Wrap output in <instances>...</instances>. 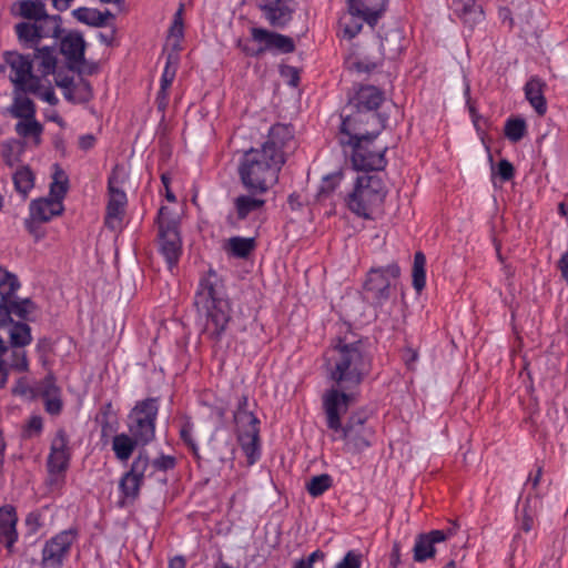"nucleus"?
<instances>
[{
  "mask_svg": "<svg viewBox=\"0 0 568 568\" xmlns=\"http://www.w3.org/2000/svg\"><path fill=\"white\" fill-rule=\"evenodd\" d=\"M324 367L334 383L328 390L355 394L372 372L373 357L364 341L337 336L324 353Z\"/></svg>",
  "mask_w": 568,
  "mask_h": 568,
  "instance_id": "nucleus-1",
  "label": "nucleus"
},
{
  "mask_svg": "<svg viewBox=\"0 0 568 568\" xmlns=\"http://www.w3.org/2000/svg\"><path fill=\"white\" fill-rule=\"evenodd\" d=\"M294 136L288 124L276 123L268 128L267 138L261 150L251 148V212L261 207L265 201L257 197L267 192L278 180V172L285 162L284 148Z\"/></svg>",
  "mask_w": 568,
  "mask_h": 568,
  "instance_id": "nucleus-2",
  "label": "nucleus"
},
{
  "mask_svg": "<svg viewBox=\"0 0 568 568\" xmlns=\"http://www.w3.org/2000/svg\"><path fill=\"white\" fill-rule=\"evenodd\" d=\"M322 399L326 426L332 432V440H343L345 450L352 454L361 453L372 445L374 430L367 425V418L363 413H353L345 426L341 422L342 415L356 400V394L326 390Z\"/></svg>",
  "mask_w": 568,
  "mask_h": 568,
  "instance_id": "nucleus-3",
  "label": "nucleus"
},
{
  "mask_svg": "<svg viewBox=\"0 0 568 568\" xmlns=\"http://www.w3.org/2000/svg\"><path fill=\"white\" fill-rule=\"evenodd\" d=\"M194 306L206 318L204 333L212 338H219L230 321V305L225 298L224 286L215 272L210 271L200 280Z\"/></svg>",
  "mask_w": 568,
  "mask_h": 568,
  "instance_id": "nucleus-4",
  "label": "nucleus"
},
{
  "mask_svg": "<svg viewBox=\"0 0 568 568\" xmlns=\"http://www.w3.org/2000/svg\"><path fill=\"white\" fill-rule=\"evenodd\" d=\"M7 320V312L0 310V328H3ZM31 342V328L28 324L11 325L10 331L0 329V388L4 387L10 371H28L29 362L24 347Z\"/></svg>",
  "mask_w": 568,
  "mask_h": 568,
  "instance_id": "nucleus-5",
  "label": "nucleus"
},
{
  "mask_svg": "<svg viewBox=\"0 0 568 568\" xmlns=\"http://www.w3.org/2000/svg\"><path fill=\"white\" fill-rule=\"evenodd\" d=\"M386 196L383 180L376 175L365 174L356 179L354 191L348 195V209L357 216L372 219L375 209L381 206Z\"/></svg>",
  "mask_w": 568,
  "mask_h": 568,
  "instance_id": "nucleus-6",
  "label": "nucleus"
},
{
  "mask_svg": "<svg viewBox=\"0 0 568 568\" xmlns=\"http://www.w3.org/2000/svg\"><path fill=\"white\" fill-rule=\"evenodd\" d=\"M379 135L377 131H374L371 136L357 139V140H345L339 139L341 144L348 145L352 148V164L356 171H382L387 165L385 153L387 145L376 146L374 141Z\"/></svg>",
  "mask_w": 568,
  "mask_h": 568,
  "instance_id": "nucleus-7",
  "label": "nucleus"
},
{
  "mask_svg": "<svg viewBox=\"0 0 568 568\" xmlns=\"http://www.w3.org/2000/svg\"><path fill=\"white\" fill-rule=\"evenodd\" d=\"M156 223L159 251L172 268L178 264L182 253L178 216L168 206H161Z\"/></svg>",
  "mask_w": 568,
  "mask_h": 568,
  "instance_id": "nucleus-8",
  "label": "nucleus"
},
{
  "mask_svg": "<svg viewBox=\"0 0 568 568\" xmlns=\"http://www.w3.org/2000/svg\"><path fill=\"white\" fill-rule=\"evenodd\" d=\"M341 138L345 140H357L371 136L374 131L381 133L384 128L383 121L377 112H369L347 104L341 114Z\"/></svg>",
  "mask_w": 568,
  "mask_h": 568,
  "instance_id": "nucleus-9",
  "label": "nucleus"
},
{
  "mask_svg": "<svg viewBox=\"0 0 568 568\" xmlns=\"http://www.w3.org/2000/svg\"><path fill=\"white\" fill-rule=\"evenodd\" d=\"M159 412L156 398L140 400L132 408L128 417L130 435L142 446L155 437V420Z\"/></svg>",
  "mask_w": 568,
  "mask_h": 568,
  "instance_id": "nucleus-10",
  "label": "nucleus"
},
{
  "mask_svg": "<svg viewBox=\"0 0 568 568\" xmlns=\"http://www.w3.org/2000/svg\"><path fill=\"white\" fill-rule=\"evenodd\" d=\"M1 71L7 74L13 84V90H27L34 92L39 89L38 80L41 78L33 71V61L29 55H23L16 51L3 53V64Z\"/></svg>",
  "mask_w": 568,
  "mask_h": 568,
  "instance_id": "nucleus-11",
  "label": "nucleus"
},
{
  "mask_svg": "<svg viewBox=\"0 0 568 568\" xmlns=\"http://www.w3.org/2000/svg\"><path fill=\"white\" fill-rule=\"evenodd\" d=\"M126 174L123 166L115 165L109 176V202L106 206L105 226L112 231L119 230L126 207V194L122 190Z\"/></svg>",
  "mask_w": 568,
  "mask_h": 568,
  "instance_id": "nucleus-12",
  "label": "nucleus"
},
{
  "mask_svg": "<svg viewBox=\"0 0 568 568\" xmlns=\"http://www.w3.org/2000/svg\"><path fill=\"white\" fill-rule=\"evenodd\" d=\"M400 275V268L396 263L385 267L372 268L365 282V291L371 294L375 305L382 306L390 298L392 287Z\"/></svg>",
  "mask_w": 568,
  "mask_h": 568,
  "instance_id": "nucleus-13",
  "label": "nucleus"
},
{
  "mask_svg": "<svg viewBox=\"0 0 568 568\" xmlns=\"http://www.w3.org/2000/svg\"><path fill=\"white\" fill-rule=\"evenodd\" d=\"M69 438L63 429H59L52 439L50 454L47 462L49 471L48 483L50 486L59 488L64 481V473L70 462Z\"/></svg>",
  "mask_w": 568,
  "mask_h": 568,
  "instance_id": "nucleus-14",
  "label": "nucleus"
},
{
  "mask_svg": "<svg viewBox=\"0 0 568 568\" xmlns=\"http://www.w3.org/2000/svg\"><path fill=\"white\" fill-rule=\"evenodd\" d=\"M75 537V530L68 529L47 541L42 550V566L45 568L60 567Z\"/></svg>",
  "mask_w": 568,
  "mask_h": 568,
  "instance_id": "nucleus-15",
  "label": "nucleus"
},
{
  "mask_svg": "<svg viewBox=\"0 0 568 568\" xmlns=\"http://www.w3.org/2000/svg\"><path fill=\"white\" fill-rule=\"evenodd\" d=\"M251 36L260 44L254 54H261L265 51L291 53L295 49L292 38L262 28H253Z\"/></svg>",
  "mask_w": 568,
  "mask_h": 568,
  "instance_id": "nucleus-16",
  "label": "nucleus"
},
{
  "mask_svg": "<svg viewBox=\"0 0 568 568\" xmlns=\"http://www.w3.org/2000/svg\"><path fill=\"white\" fill-rule=\"evenodd\" d=\"M455 528L447 530H430L429 532L419 534L415 538L413 547V558L416 562H424L434 558L436 554L435 545L445 541L455 534Z\"/></svg>",
  "mask_w": 568,
  "mask_h": 568,
  "instance_id": "nucleus-17",
  "label": "nucleus"
},
{
  "mask_svg": "<svg viewBox=\"0 0 568 568\" xmlns=\"http://www.w3.org/2000/svg\"><path fill=\"white\" fill-rule=\"evenodd\" d=\"M389 0H346L348 13L374 28L387 10Z\"/></svg>",
  "mask_w": 568,
  "mask_h": 568,
  "instance_id": "nucleus-18",
  "label": "nucleus"
},
{
  "mask_svg": "<svg viewBox=\"0 0 568 568\" xmlns=\"http://www.w3.org/2000/svg\"><path fill=\"white\" fill-rule=\"evenodd\" d=\"M384 92L375 85H361L348 103L351 109L358 108L369 112H376L383 103Z\"/></svg>",
  "mask_w": 568,
  "mask_h": 568,
  "instance_id": "nucleus-19",
  "label": "nucleus"
},
{
  "mask_svg": "<svg viewBox=\"0 0 568 568\" xmlns=\"http://www.w3.org/2000/svg\"><path fill=\"white\" fill-rule=\"evenodd\" d=\"M292 0H271L260 8L264 17L273 27L282 28L292 20L293 9L291 8Z\"/></svg>",
  "mask_w": 568,
  "mask_h": 568,
  "instance_id": "nucleus-20",
  "label": "nucleus"
},
{
  "mask_svg": "<svg viewBox=\"0 0 568 568\" xmlns=\"http://www.w3.org/2000/svg\"><path fill=\"white\" fill-rule=\"evenodd\" d=\"M63 211L61 199L54 196L33 200L30 203V217L33 222L45 223Z\"/></svg>",
  "mask_w": 568,
  "mask_h": 568,
  "instance_id": "nucleus-21",
  "label": "nucleus"
},
{
  "mask_svg": "<svg viewBox=\"0 0 568 568\" xmlns=\"http://www.w3.org/2000/svg\"><path fill=\"white\" fill-rule=\"evenodd\" d=\"M0 310L6 311L8 320L3 324V331H10L11 325L23 324L22 322H14L11 314L17 315L22 320H29L30 315L36 311L34 303L29 298L16 300L9 297L8 301L0 303Z\"/></svg>",
  "mask_w": 568,
  "mask_h": 568,
  "instance_id": "nucleus-22",
  "label": "nucleus"
},
{
  "mask_svg": "<svg viewBox=\"0 0 568 568\" xmlns=\"http://www.w3.org/2000/svg\"><path fill=\"white\" fill-rule=\"evenodd\" d=\"M14 131L28 146H39L42 142L43 125L36 118L19 120Z\"/></svg>",
  "mask_w": 568,
  "mask_h": 568,
  "instance_id": "nucleus-23",
  "label": "nucleus"
},
{
  "mask_svg": "<svg viewBox=\"0 0 568 568\" xmlns=\"http://www.w3.org/2000/svg\"><path fill=\"white\" fill-rule=\"evenodd\" d=\"M29 91L27 90H13L12 95V103L9 106L8 111L9 113L19 120L22 119H30L36 118V104L34 102L28 97Z\"/></svg>",
  "mask_w": 568,
  "mask_h": 568,
  "instance_id": "nucleus-24",
  "label": "nucleus"
},
{
  "mask_svg": "<svg viewBox=\"0 0 568 568\" xmlns=\"http://www.w3.org/2000/svg\"><path fill=\"white\" fill-rule=\"evenodd\" d=\"M453 10L470 28L484 20V10L476 0H453Z\"/></svg>",
  "mask_w": 568,
  "mask_h": 568,
  "instance_id": "nucleus-25",
  "label": "nucleus"
},
{
  "mask_svg": "<svg viewBox=\"0 0 568 568\" xmlns=\"http://www.w3.org/2000/svg\"><path fill=\"white\" fill-rule=\"evenodd\" d=\"M84 40L80 33L71 32L62 38L60 51L69 63H81L84 57Z\"/></svg>",
  "mask_w": 568,
  "mask_h": 568,
  "instance_id": "nucleus-26",
  "label": "nucleus"
},
{
  "mask_svg": "<svg viewBox=\"0 0 568 568\" xmlns=\"http://www.w3.org/2000/svg\"><path fill=\"white\" fill-rule=\"evenodd\" d=\"M234 424L237 434V439L242 449L248 456V412L246 409V397L242 396L239 400L237 407L234 410Z\"/></svg>",
  "mask_w": 568,
  "mask_h": 568,
  "instance_id": "nucleus-27",
  "label": "nucleus"
},
{
  "mask_svg": "<svg viewBox=\"0 0 568 568\" xmlns=\"http://www.w3.org/2000/svg\"><path fill=\"white\" fill-rule=\"evenodd\" d=\"M546 84L539 78H531L525 84V95L530 105L539 115H544L547 111V102L544 95Z\"/></svg>",
  "mask_w": 568,
  "mask_h": 568,
  "instance_id": "nucleus-28",
  "label": "nucleus"
},
{
  "mask_svg": "<svg viewBox=\"0 0 568 568\" xmlns=\"http://www.w3.org/2000/svg\"><path fill=\"white\" fill-rule=\"evenodd\" d=\"M17 517L12 507L0 509V542L10 549L17 540Z\"/></svg>",
  "mask_w": 568,
  "mask_h": 568,
  "instance_id": "nucleus-29",
  "label": "nucleus"
},
{
  "mask_svg": "<svg viewBox=\"0 0 568 568\" xmlns=\"http://www.w3.org/2000/svg\"><path fill=\"white\" fill-rule=\"evenodd\" d=\"M404 48V37L399 29H392L381 38V53L386 59H396L403 52Z\"/></svg>",
  "mask_w": 568,
  "mask_h": 568,
  "instance_id": "nucleus-30",
  "label": "nucleus"
},
{
  "mask_svg": "<svg viewBox=\"0 0 568 568\" xmlns=\"http://www.w3.org/2000/svg\"><path fill=\"white\" fill-rule=\"evenodd\" d=\"M33 65H37L36 73L47 80V77L53 74L57 67V58L54 49L51 47H43L36 49L33 53Z\"/></svg>",
  "mask_w": 568,
  "mask_h": 568,
  "instance_id": "nucleus-31",
  "label": "nucleus"
},
{
  "mask_svg": "<svg viewBox=\"0 0 568 568\" xmlns=\"http://www.w3.org/2000/svg\"><path fill=\"white\" fill-rule=\"evenodd\" d=\"M222 250L225 252L227 258H248V239L241 236H232L224 240Z\"/></svg>",
  "mask_w": 568,
  "mask_h": 568,
  "instance_id": "nucleus-32",
  "label": "nucleus"
},
{
  "mask_svg": "<svg viewBox=\"0 0 568 568\" xmlns=\"http://www.w3.org/2000/svg\"><path fill=\"white\" fill-rule=\"evenodd\" d=\"M138 445H141V443H138L131 435L120 434L114 436L112 449L119 460L126 462Z\"/></svg>",
  "mask_w": 568,
  "mask_h": 568,
  "instance_id": "nucleus-33",
  "label": "nucleus"
},
{
  "mask_svg": "<svg viewBox=\"0 0 568 568\" xmlns=\"http://www.w3.org/2000/svg\"><path fill=\"white\" fill-rule=\"evenodd\" d=\"M36 24L38 27L40 40L43 38L58 39L62 32L60 16H49L45 13L44 17L36 21Z\"/></svg>",
  "mask_w": 568,
  "mask_h": 568,
  "instance_id": "nucleus-34",
  "label": "nucleus"
},
{
  "mask_svg": "<svg viewBox=\"0 0 568 568\" xmlns=\"http://www.w3.org/2000/svg\"><path fill=\"white\" fill-rule=\"evenodd\" d=\"M18 8V14L32 22L38 21L47 13L45 6L40 0H22L14 4Z\"/></svg>",
  "mask_w": 568,
  "mask_h": 568,
  "instance_id": "nucleus-35",
  "label": "nucleus"
},
{
  "mask_svg": "<svg viewBox=\"0 0 568 568\" xmlns=\"http://www.w3.org/2000/svg\"><path fill=\"white\" fill-rule=\"evenodd\" d=\"M16 33L22 45L26 48H36L40 42L38 27L34 22H20L16 24Z\"/></svg>",
  "mask_w": 568,
  "mask_h": 568,
  "instance_id": "nucleus-36",
  "label": "nucleus"
},
{
  "mask_svg": "<svg viewBox=\"0 0 568 568\" xmlns=\"http://www.w3.org/2000/svg\"><path fill=\"white\" fill-rule=\"evenodd\" d=\"M142 484V479L125 473L119 483V488L123 495L121 504L124 505L126 500L134 501L139 497Z\"/></svg>",
  "mask_w": 568,
  "mask_h": 568,
  "instance_id": "nucleus-37",
  "label": "nucleus"
},
{
  "mask_svg": "<svg viewBox=\"0 0 568 568\" xmlns=\"http://www.w3.org/2000/svg\"><path fill=\"white\" fill-rule=\"evenodd\" d=\"M65 97L68 100L77 103L89 102L93 97L90 82L84 79H80L69 89Z\"/></svg>",
  "mask_w": 568,
  "mask_h": 568,
  "instance_id": "nucleus-38",
  "label": "nucleus"
},
{
  "mask_svg": "<svg viewBox=\"0 0 568 568\" xmlns=\"http://www.w3.org/2000/svg\"><path fill=\"white\" fill-rule=\"evenodd\" d=\"M19 286L20 283L16 275L0 267V303L8 301L9 297H12Z\"/></svg>",
  "mask_w": 568,
  "mask_h": 568,
  "instance_id": "nucleus-39",
  "label": "nucleus"
},
{
  "mask_svg": "<svg viewBox=\"0 0 568 568\" xmlns=\"http://www.w3.org/2000/svg\"><path fill=\"white\" fill-rule=\"evenodd\" d=\"M13 183L16 190L26 199L34 185V175L29 168L22 166L13 174Z\"/></svg>",
  "mask_w": 568,
  "mask_h": 568,
  "instance_id": "nucleus-40",
  "label": "nucleus"
},
{
  "mask_svg": "<svg viewBox=\"0 0 568 568\" xmlns=\"http://www.w3.org/2000/svg\"><path fill=\"white\" fill-rule=\"evenodd\" d=\"M532 501L531 496L526 498L518 518L519 528L525 532H529L532 529L537 516V504L534 503V506H531Z\"/></svg>",
  "mask_w": 568,
  "mask_h": 568,
  "instance_id": "nucleus-41",
  "label": "nucleus"
},
{
  "mask_svg": "<svg viewBox=\"0 0 568 568\" xmlns=\"http://www.w3.org/2000/svg\"><path fill=\"white\" fill-rule=\"evenodd\" d=\"M363 20L359 17L352 16L351 13H346L339 19V28L343 33V37L352 40L355 38L363 29Z\"/></svg>",
  "mask_w": 568,
  "mask_h": 568,
  "instance_id": "nucleus-42",
  "label": "nucleus"
},
{
  "mask_svg": "<svg viewBox=\"0 0 568 568\" xmlns=\"http://www.w3.org/2000/svg\"><path fill=\"white\" fill-rule=\"evenodd\" d=\"M426 257L422 252H416L413 264V286L420 292L426 285Z\"/></svg>",
  "mask_w": 568,
  "mask_h": 568,
  "instance_id": "nucleus-43",
  "label": "nucleus"
},
{
  "mask_svg": "<svg viewBox=\"0 0 568 568\" xmlns=\"http://www.w3.org/2000/svg\"><path fill=\"white\" fill-rule=\"evenodd\" d=\"M332 486V477L328 474L314 476L306 484V490L312 497H320Z\"/></svg>",
  "mask_w": 568,
  "mask_h": 568,
  "instance_id": "nucleus-44",
  "label": "nucleus"
},
{
  "mask_svg": "<svg viewBox=\"0 0 568 568\" xmlns=\"http://www.w3.org/2000/svg\"><path fill=\"white\" fill-rule=\"evenodd\" d=\"M505 135L506 138L516 143L520 141L526 132H527V125L524 119L516 118V119H509L507 120L505 124Z\"/></svg>",
  "mask_w": 568,
  "mask_h": 568,
  "instance_id": "nucleus-45",
  "label": "nucleus"
},
{
  "mask_svg": "<svg viewBox=\"0 0 568 568\" xmlns=\"http://www.w3.org/2000/svg\"><path fill=\"white\" fill-rule=\"evenodd\" d=\"M73 16L83 23L101 27L104 26V16L95 9L79 8L73 11Z\"/></svg>",
  "mask_w": 568,
  "mask_h": 568,
  "instance_id": "nucleus-46",
  "label": "nucleus"
},
{
  "mask_svg": "<svg viewBox=\"0 0 568 568\" xmlns=\"http://www.w3.org/2000/svg\"><path fill=\"white\" fill-rule=\"evenodd\" d=\"M68 176L64 171L58 165H54L53 181L50 185V195L57 199H62L67 193Z\"/></svg>",
  "mask_w": 568,
  "mask_h": 568,
  "instance_id": "nucleus-47",
  "label": "nucleus"
},
{
  "mask_svg": "<svg viewBox=\"0 0 568 568\" xmlns=\"http://www.w3.org/2000/svg\"><path fill=\"white\" fill-rule=\"evenodd\" d=\"M236 216L233 214H229L227 223L237 227L239 221L244 220L248 215V196L240 195L234 200Z\"/></svg>",
  "mask_w": 568,
  "mask_h": 568,
  "instance_id": "nucleus-48",
  "label": "nucleus"
},
{
  "mask_svg": "<svg viewBox=\"0 0 568 568\" xmlns=\"http://www.w3.org/2000/svg\"><path fill=\"white\" fill-rule=\"evenodd\" d=\"M178 60L176 54H168L165 68L161 78V89H169L171 87L176 74Z\"/></svg>",
  "mask_w": 568,
  "mask_h": 568,
  "instance_id": "nucleus-49",
  "label": "nucleus"
},
{
  "mask_svg": "<svg viewBox=\"0 0 568 568\" xmlns=\"http://www.w3.org/2000/svg\"><path fill=\"white\" fill-rule=\"evenodd\" d=\"M39 89H37L34 92H29L30 94H33L41 100L48 102L51 105H54L58 103V98L55 97L54 90L50 84V81L43 80L42 77L38 80Z\"/></svg>",
  "mask_w": 568,
  "mask_h": 568,
  "instance_id": "nucleus-50",
  "label": "nucleus"
},
{
  "mask_svg": "<svg viewBox=\"0 0 568 568\" xmlns=\"http://www.w3.org/2000/svg\"><path fill=\"white\" fill-rule=\"evenodd\" d=\"M115 417L111 403H106L101 407L100 413L97 415V422L101 424L103 435L112 432V423L115 420Z\"/></svg>",
  "mask_w": 568,
  "mask_h": 568,
  "instance_id": "nucleus-51",
  "label": "nucleus"
},
{
  "mask_svg": "<svg viewBox=\"0 0 568 568\" xmlns=\"http://www.w3.org/2000/svg\"><path fill=\"white\" fill-rule=\"evenodd\" d=\"M152 467L149 457L144 453H140L133 460L130 470V475L144 480L146 470Z\"/></svg>",
  "mask_w": 568,
  "mask_h": 568,
  "instance_id": "nucleus-52",
  "label": "nucleus"
},
{
  "mask_svg": "<svg viewBox=\"0 0 568 568\" xmlns=\"http://www.w3.org/2000/svg\"><path fill=\"white\" fill-rule=\"evenodd\" d=\"M341 180H342L341 173H334V174L326 175L322 181L318 194L321 196H328L338 186Z\"/></svg>",
  "mask_w": 568,
  "mask_h": 568,
  "instance_id": "nucleus-53",
  "label": "nucleus"
},
{
  "mask_svg": "<svg viewBox=\"0 0 568 568\" xmlns=\"http://www.w3.org/2000/svg\"><path fill=\"white\" fill-rule=\"evenodd\" d=\"M256 423H258L257 418L251 414V465L260 458L258 432L253 427Z\"/></svg>",
  "mask_w": 568,
  "mask_h": 568,
  "instance_id": "nucleus-54",
  "label": "nucleus"
},
{
  "mask_svg": "<svg viewBox=\"0 0 568 568\" xmlns=\"http://www.w3.org/2000/svg\"><path fill=\"white\" fill-rule=\"evenodd\" d=\"M362 555L354 550L346 552L344 558L335 566V568H361Z\"/></svg>",
  "mask_w": 568,
  "mask_h": 568,
  "instance_id": "nucleus-55",
  "label": "nucleus"
},
{
  "mask_svg": "<svg viewBox=\"0 0 568 568\" xmlns=\"http://www.w3.org/2000/svg\"><path fill=\"white\" fill-rule=\"evenodd\" d=\"M495 173L500 178L503 182H507L514 178L515 168L508 160L501 159L497 163Z\"/></svg>",
  "mask_w": 568,
  "mask_h": 568,
  "instance_id": "nucleus-56",
  "label": "nucleus"
},
{
  "mask_svg": "<svg viewBox=\"0 0 568 568\" xmlns=\"http://www.w3.org/2000/svg\"><path fill=\"white\" fill-rule=\"evenodd\" d=\"M19 149V143L17 141H7L2 144L1 155L4 162L8 165H13L16 162V151Z\"/></svg>",
  "mask_w": 568,
  "mask_h": 568,
  "instance_id": "nucleus-57",
  "label": "nucleus"
},
{
  "mask_svg": "<svg viewBox=\"0 0 568 568\" xmlns=\"http://www.w3.org/2000/svg\"><path fill=\"white\" fill-rule=\"evenodd\" d=\"M43 402L45 410L51 415H58L62 408V402L60 399L59 393L51 395H43Z\"/></svg>",
  "mask_w": 568,
  "mask_h": 568,
  "instance_id": "nucleus-58",
  "label": "nucleus"
},
{
  "mask_svg": "<svg viewBox=\"0 0 568 568\" xmlns=\"http://www.w3.org/2000/svg\"><path fill=\"white\" fill-rule=\"evenodd\" d=\"M193 425L187 420L185 422L180 429V437L184 442V444L194 453H197L196 444L192 436Z\"/></svg>",
  "mask_w": 568,
  "mask_h": 568,
  "instance_id": "nucleus-59",
  "label": "nucleus"
},
{
  "mask_svg": "<svg viewBox=\"0 0 568 568\" xmlns=\"http://www.w3.org/2000/svg\"><path fill=\"white\" fill-rule=\"evenodd\" d=\"M379 64H381V62H378V61H372V60H369L367 58H364V59H359L357 61H354L352 63V68L354 70H356L357 72H359V73H371Z\"/></svg>",
  "mask_w": 568,
  "mask_h": 568,
  "instance_id": "nucleus-60",
  "label": "nucleus"
},
{
  "mask_svg": "<svg viewBox=\"0 0 568 568\" xmlns=\"http://www.w3.org/2000/svg\"><path fill=\"white\" fill-rule=\"evenodd\" d=\"M240 155V164H239V174L242 183L245 186H248V151L239 152Z\"/></svg>",
  "mask_w": 568,
  "mask_h": 568,
  "instance_id": "nucleus-61",
  "label": "nucleus"
},
{
  "mask_svg": "<svg viewBox=\"0 0 568 568\" xmlns=\"http://www.w3.org/2000/svg\"><path fill=\"white\" fill-rule=\"evenodd\" d=\"M323 558L324 552L317 549L313 551L308 557L296 560L293 568H313L314 562Z\"/></svg>",
  "mask_w": 568,
  "mask_h": 568,
  "instance_id": "nucleus-62",
  "label": "nucleus"
},
{
  "mask_svg": "<svg viewBox=\"0 0 568 568\" xmlns=\"http://www.w3.org/2000/svg\"><path fill=\"white\" fill-rule=\"evenodd\" d=\"M151 466L154 469L166 471L169 469L174 468V466H175V458L172 457V456L162 455V456L155 458L152 462Z\"/></svg>",
  "mask_w": 568,
  "mask_h": 568,
  "instance_id": "nucleus-63",
  "label": "nucleus"
},
{
  "mask_svg": "<svg viewBox=\"0 0 568 568\" xmlns=\"http://www.w3.org/2000/svg\"><path fill=\"white\" fill-rule=\"evenodd\" d=\"M41 430L42 418L40 416H32L24 428V436L33 437L36 435H39Z\"/></svg>",
  "mask_w": 568,
  "mask_h": 568,
  "instance_id": "nucleus-64",
  "label": "nucleus"
}]
</instances>
